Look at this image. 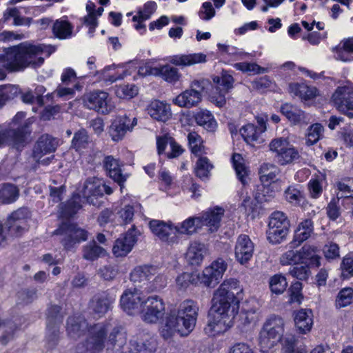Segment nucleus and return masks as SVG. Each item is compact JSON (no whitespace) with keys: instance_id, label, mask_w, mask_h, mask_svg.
<instances>
[{"instance_id":"obj_27","label":"nucleus","mask_w":353,"mask_h":353,"mask_svg":"<svg viewBox=\"0 0 353 353\" xmlns=\"http://www.w3.org/2000/svg\"><path fill=\"white\" fill-rule=\"evenodd\" d=\"M208 254L207 246L199 241L191 242L185 253L187 262L192 265H200Z\"/></svg>"},{"instance_id":"obj_6","label":"nucleus","mask_w":353,"mask_h":353,"mask_svg":"<svg viewBox=\"0 0 353 353\" xmlns=\"http://www.w3.org/2000/svg\"><path fill=\"white\" fill-rule=\"evenodd\" d=\"M211 82L207 79H195L185 90L173 99L174 104L181 108H191L197 106L202 101V94L208 92Z\"/></svg>"},{"instance_id":"obj_36","label":"nucleus","mask_w":353,"mask_h":353,"mask_svg":"<svg viewBox=\"0 0 353 353\" xmlns=\"http://www.w3.org/2000/svg\"><path fill=\"white\" fill-rule=\"evenodd\" d=\"M103 166L110 178L121 184L126 179L121 173V165L117 159L112 156H107L103 160Z\"/></svg>"},{"instance_id":"obj_14","label":"nucleus","mask_w":353,"mask_h":353,"mask_svg":"<svg viewBox=\"0 0 353 353\" xmlns=\"http://www.w3.org/2000/svg\"><path fill=\"white\" fill-rule=\"evenodd\" d=\"M335 108L349 118H353V89L349 86L338 87L332 96Z\"/></svg>"},{"instance_id":"obj_32","label":"nucleus","mask_w":353,"mask_h":353,"mask_svg":"<svg viewBox=\"0 0 353 353\" xmlns=\"http://www.w3.org/2000/svg\"><path fill=\"white\" fill-rule=\"evenodd\" d=\"M88 323L82 316H70L67 320L66 330L68 336L74 339L82 336L88 329Z\"/></svg>"},{"instance_id":"obj_24","label":"nucleus","mask_w":353,"mask_h":353,"mask_svg":"<svg viewBox=\"0 0 353 353\" xmlns=\"http://www.w3.org/2000/svg\"><path fill=\"white\" fill-rule=\"evenodd\" d=\"M139 233L135 231L134 227L127 234L117 239L112 248L113 254L117 257L124 256L128 254L137 241Z\"/></svg>"},{"instance_id":"obj_26","label":"nucleus","mask_w":353,"mask_h":353,"mask_svg":"<svg viewBox=\"0 0 353 353\" xmlns=\"http://www.w3.org/2000/svg\"><path fill=\"white\" fill-rule=\"evenodd\" d=\"M281 112L293 125H307L310 117L297 106L285 103L281 106Z\"/></svg>"},{"instance_id":"obj_28","label":"nucleus","mask_w":353,"mask_h":353,"mask_svg":"<svg viewBox=\"0 0 353 353\" xmlns=\"http://www.w3.org/2000/svg\"><path fill=\"white\" fill-rule=\"evenodd\" d=\"M157 273V269L152 265H140L131 272L130 281L141 286L148 285L149 281Z\"/></svg>"},{"instance_id":"obj_8","label":"nucleus","mask_w":353,"mask_h":353,"mask_svg":"<svg viewBox=\"0 0 353 353\" xmlns=\"http://www.w3.org/2000/svg\"><path fill=\"white\" fill-rule=\"evenodd\" d=\"M54 234L61 236V243L67 250L75 248L76 244L88 239V232L78 227L76 224L70 223H62L54 232Z\"/></svg>"},{"instance_id":"obj_53","label":"nucleus","mask_w":353,"mask_h":353,"mask_svg":"<svg viewBox=\"0 0 353 353\" xmlns=\"http://www.w3.org/2000/svg\"><path fill=\"white\" fill-rule=\"evenodd\" d=\"M287 286L286 279L281 274H275L270 279V288L273 293L281 294L285 290Z\"/></svg>"},{"instance_id":"obj_52","label":"nucleus","mask_w":353,"mask_h":353,"mask_svg":"<svg viewBox=\"0 0 353 353\" xmlns=\"http://www.w3.org/2000/svg\"><path fill=\"white\" fill-rule=\"evenodd\" d=\"M353 301V289L351 288H345L340 290L336 299V307L341 308L351 304Z\"/></svg>"},{"instance_id":"obj_7","label":"nucleus","mask_w":353,"mask_h":353,"mask_svg":"<svg viewBox=\"0 0 353 353\" xmlns=\"http://www.w3.org/2000/svg\"><path fill=\"white\" fill-rule=\"evenodd\" d=\"M214 87H210L208 92L209 101L218 108L225 105L227 98L225 95L233 88L234 79L232 75L223 72L221 77H214Z\"/></svg>"},{"instance_id":"obj_21","label":"nucleus","mask_w":353,"mask_h":353,"mask_svg":"<svg viewBox=\"0 0 353 353\" xmlns=\"http://www.w3.org/2000/svg\"><path fill=\"white\" fill-rule=\"evenodd\" d=\"M254 250V243L248 235L241 234L238 236L234 248V256L240 264L247 263L252 259Z\"/></svg>"},{"instance_id":"obj_43","label":"nucleus","mask_w":353,"mask_h":353,"mask_svg":"<svg viewBox=\"0 0 353 353\" xmlns=\"http://www.w3.org/2000/svg\"><path fill=\"white\" fill-rule=\"evenodd\" d=\"M296 342V339L293 336L285 337L281 342V353H303L301 350H295ZM310 353H325V351L323 346L319 345Z\"/></svg>"},{"instance_id":"obj_60","label":"nucleus","mask_w":353,"mask_h":353,"mask_svg":"<svg viewBox=\"0 0 353 353\" xmlns=\"http://www.w3.org/2000/svg\"><path fill=\"white\" fill-rule=\"evenodd\" d=\"M119 273V267L116 264H109L100 268L98 270L99 276L105 280L111 281L116 278Z\"/></svg>"},{"instance_id":"obj_25","label":"nucleus","mask_w":353,"mask_h":353,"mask_svg":"<svg viewBox=\"0 0 353 353\" xmlns=\"http://www.w3.org/2000/svg\"><path fill=\"white\" fill-rule=\"evenodd\" d=\"M114 300L106 293L102 292L94 295L90 302V309L95 318L103 316L112 309Z\"/></svg>"},{"instance_id":"obj_23","label":"nucleus","mask_w":353,"mask_h":353,"mask_svg":"<svg viewBox=\"0 0 353 353\" xmlns=\"http://www.w3.org/2000/svg\"><path fill=\"white\" fill-rule=\"evenodd\" d=\"M224 214V209L219 207L210 208L203 212L201 216H197L198 223L201 227H207L209 232H214L218 230L221 225V221Z\"/></svg>"},{"instance_id":"obj_47","label":"nucleus","mask_w":353,"mask_h":353,"mask_svg":"<svg viewBox=\"0 0 353 353\" xmlns=\"http://www.w3.org/2000/svg\"><path fill=\"white\" fill-rule=\"evenodd\" d=\"M10 18H13V24L14 26H29L32 21L31 18L21 17L19 11L16 8H8L4 12V21H8Z\"/></svg>"},{"instance_id":"obj_30","label":"nucleus","mask_w":353,"mask_h":353,"mask_svg":"<svg viewBox=\"0 0 353 353\" xmlns=\"http://www.w3.org/2000/svg\"><path fill=\"white\" fill-rule=\"evenodd\" d=\"M147 110L152 118L159 121L165 122L172 116L170 105L159 100L152 101Z\"/></svg>"},{"instance_id":"obj_3","label":"nucleus","mask_w":353,"mask_h":353,"mask_svg":"<svg viewBox=\"0 0 353 353\" xmlns=\"http://www.w3.org/2000/svg\"><path fill=\"white\" fill-rule=\"evenodd\" d=\"M89 336L85 349L80 353H99L106 347L107 350L121 353L126 343V334L121 327L116 326L110 332L107 339L108 326L103 323L94 324L88 329Z\"/></svg>"},{"instance_id":"obj_31","label":"nucleus","mask_w":353,"mask_h":353,"mask_svg":"<svg viewBox=\"0 0 353 353\" xmlns=\"http://www.w3.org/2000/svg\"><path fill=\"white\" fill-rule=\"evenodd\" d=\"M157 349L156 341L149 336L132 339L130 342L131 353H153Z\"/></svg>"},{"instance_id":"obj_59","label":"nucleus","mask_w":353,"mask_h":353,"mask_svg":"<svg viewBox=\"0 0 353 353\" xmlns=\"http://www.w3.org/2000/svg\"><path fill=\"white\" fill-rule=\"evenodd\" d=\"M336 186L341 194V197H345L347 199H353V178L339 181Z\"/></svg>"},{"instance_id":"obj_55","label":"nucleus","mask_w":353,"mask_h":353,"mask_svg":"<svg viewBox=\"0 0 353 353\" xmlns=\"http://www.w3.org/2000/svg\"><path fill=\"white\" fill-rule=\"evenodd\" d=\"M323 130L324 128L320 123L312 125L308 129L306 144L312 145L316 143L323 136Z\"/></svg>"},{"instance_id":"obj_5","label":"nucleus","mask_w":353,"mask_h":353,"mask_svg":"<svg viewBox=\"0 0 353 353\" xmlns=\"http://www.w3.org/2000/svg\"><path fill=\"white\" fill-rule=\"evenodd\" d=\"M284 321L279 316H272L266 320L259 336V343L263 352H267L280 341Z\"/></svg>"},{"instance_id":"obj_18","label":"nucleus","mask_w":353,"mask_h":353,"mask_svg":"<svg viewBox=\"0 0 353 353\" xmlns=\"http://www.w3.org/2000/svg\"><path fill=\"white\" fill-rule=\"evenodd\" d=\"M149 227L152 234L161 241L168 243H174L178 241L174 225L171 222L153 219L149 222Z\"/></svg>"},{"instance_id":"obj_44","label":"nucleus","mask_w":353,"mask_h":353,"mask_svg":"<svg viewBox=\"0 0 353 353\" xmlns=\"http://www.w3.org/2000/svg\"><path fill=\"white\" fill-rule=\"evenodd\" d=\"M52 32L56 37L65 39L71 37L72 26L68 21L57 19L53 24Z\"/></svg>"},{"instance_id":"obj_38","label":"nucleus","mask_w":353,"mask_h":353,"mask_svg":"<svg viewBox=\"0 0 353 353\" xmlns=\"http://www.w3.org/2000/svg\"><path fill=\"white\" fill-rule=\"evenodd\" d=\"M107 255L106 250L92 240L82 247V258L85 260L94 261L100 257Z\"/></svg>"},{"instance_id":"obj_33","label":"nucleus","mask_w":353,"mask_h":353,"mask_svg":"<svg viewBox=\"0 0 353 353\" xmlns=\"http://www.w3.org/2000/svg\"><path fill=\"white\" fill-rule=\"evenodd\" d=\"M296 327L301 334L309 332L313 325V314L311 310L301 309L294 314Z\"/></svg>"},{"instance_id":"obj_57","label":"nucleus","mask_w":353,"mask_h":353,"mask_svg":"<svg viewBox=\"0 0 353 353\" xmlns=\"http://www.w3.org/2000/svg\"><path fill=\"white\" fill-rule=\"evenodd\" d=\"M234 67L236 70L250 74H262L268 72L267 68L261 67L255 63H236L234 65Z\"/></svg>"},{"instance_id":"obj_19","label":"nucleus","mask_w":353,"mask_h":353,"mask_svg":"<svg viewBox=\"0 0 353 353\" xmlns=\"http://www.w3.org/2000/svg\"><path fill=\"white\" fill-rule=\"evenodd\" d=\"M228 265L222 259H218L205 268L200 277L201 283L210 287L216 285L227 269Z\"/></svg>"},{"instance_id":"obj_1","label":"nucleus","mask_w":353,"mask_h":353,"mask_svg":"<svg viewBox=\"0 0 353 353\" xmlns=\"http://www.w3.org/2000/svg\"><path fill=\"white\" fill-rule=\"evenodd\" d=\"M243 288L235 279L225 280L214 292L205 332L208 335L225 332L233 325V320L243 299Z\"/></svg>"},{"instance_id":"obj_45","label":"nucleus","mask_w":353,"mask_h":353,"mask_svg":"<svg viewBox=\"0 0 353 353\" xmlns=\"http://www.w3.org/2000/svg\"><path fill=\"white\" fill-rule=\"evenodd\" d=\"M213 165L205 157H200L196 163L194 168L195 174L202 180L208 179Z\"/></svg>"},{"instance_id":"obj_48","label":"nucleus","mask_w":353,"mask_h":353,"mask_svg":"<svg viewBox=\"0 0 353 353\" xmlns=\"http://www.w3.org/2000/svg\"><path fill=\"white\" fill-rule=\"evenodd\" d=\"M232 160L238 178L243 184H245L246 183L248 170L243 157L239 154H234Z\"/></svg>"},{"instance_id":"obj_54","label":"nucleus","mask_w":353,"mask_h":353,"mask_svg":"<svg viewBox=\"0 0 353 353\" xmlns=\"http://www.w3.org/2000/svg\"><path fill=\"white\" fill-rule=\"evenodd\" d=\"M301 261L299 250L294 249L284 252L280 257V263L282 265H294Z\"/></svg>"},{"instance_id":"obj_64","label":"nucleus","mask_w":353,"mask_h":353,"mask_svg":"<svg viewBox=\"0 0 353 353\" xmlns=\"http://www.w3.org/2000/svg\"><path fill=\"white\" fill-rule=\"evenodd\" d=\"M17 92V88L14 85L0 86V108L5 104L6 101L13 98Z\"/></svg>"},{"instance_id":"obj_9","label":"nucleus","mask_w":353,"mask_h":353,"mask_svg":"<svg viewBox=\"0 0 353 353\" xmlns=\"http://www.w3.org/2000/svg\"><path fill=\"white\" fill-rule=\"evenodd\" d=\"M270 150L275 153V159L281 165L290 164L299 158V153L288 140L283 137L276 138L271 141Z\"/></svg>"},{"instance_id":"obj_51","label":"nucleus","mask_w":353,"mask_h":353,"mask_svg":"<svg viewBox=\"0 0 353 353\" xmlns=\"http://www.w3.org/2000/svg\"><path fill=\"white\" fill-rule=\"evenodd\" d=\"M78 197L74 196L69 200L65 204H63L61 207V215L63 218L68 219L74 215L81 208L79 201H77Z\"/></svg>"},{"instance_id":"obj_42","label":"nucleus","mask_w":353,"mask_h":353,"mask_svg":"<svg viewBox=\"0 0 353 353\" xmlns=\"http://www.w3.org/2000/svg\"><path fill=\"white\" fill-rule=\"evenodd\" d=\"M19 190L13 184L5 183L0 188V202L10 204L14 202L19 197Z\"/></svg>"},{"instance_id":"obj_39","label":"nucleus","mask_w":353,"mask_h":353,"mask_svg":"<svg viewBox=\"0 0 353 353\" xmlns=\"http://www.w3.org/2000/svg\"><path fill=\"white\" fill-rule=\"evenodd\" d=\"M290 92L303 100H310L317 95L315 87L308 86L304 83H291L289 85Z\"/></svg>"},{"instance_id":"obj_11","label":"nucleus","mask_w":353,"mask_h":353,"mask_svg":"<svg viewBox=\"0 0 353 353\" xmlns=\"http://www.w3.org/2000/svg\"><path fill=\"white\" fill-rule=\"evenodd\" d=\"M289 227V221L283 212H273L268 224V239L272 244L280 243L288 235Z\"/></svg>"},{"instance_id":"obj_46","label":"nucleus","mask_w":353,"mask_h":353,"mask_svg":"<svg viewBox=\"0 0 353 353\" xmlns=\"http://www.w3.org/2000/svg\"><path fill=\"white\" fill-rule=\"evenodd\" d=\"M279 172V169L277 166L272 163H265L260 168V179L263 183H270L275 179Z\"/></svg>"},{"instance_id":"obj_17","label":"nucleus","mask_w":353,"mask_h":353,"mask_svg":"<svg viewBox=\"0 0 353 353\" xmlns=\"http://www.w3.org/2000/svg\"><path fill=\"white\" fill-rule=\"evenodd\" d=\"M30 123V121H26L16 130H8L0 127V148L9 144L18 146L23 143L26 136L30 133L28 128Z\"/></svg>"},{"instance_id":"obj_2","label":"nucleus","mask_w":353,"mask_h":353,"mask_svg":"<svg viewBox=\"0 0 353 353\" xmlns=\"http://www.w3.org/2000/svg\"><path fill=\"white\" fill-rule=\"evenodd\" d=\"M44 51L42 45L23 42L7 48L2 57V66L9 72H19L29 66L41 65L44 59L41 57ZM1 57H0V59Z\"/></svg>"},{"instance_id":"obj_50","label":"nucleus","mask_w":353,"mask_h":353,"mask_svg":"<svg viewBox=\"0 0 353 353\" xmlns=\"http://www.w3.org/2000/svg\"><path fill=\"white\" fill-rule=\"evenodd\" d=\"M141 206L139 203H134L132 205H125L119 212L118 214L121 219V224H128L130 223L133 219L134 214L137 212L138 210H141Z\"/></svg>"},{"instance_id":"obj_41","label":"nucleus","mask_w":353,"mask_h":353,"mask_svg":"<svg viewBox=\"0 0 353 353\" xmlns=\"http://www.w3.org/2000/svg\"><path fill=\"white\" fill-rule=\"evenodd\" d=\"M196 123L203 127L208 131L213 132L217 126L214 116L208 110H203L198 112L194 116Z\"/></svg>"},{"instance_id":"obj_4","label":"nucleus","mask_w":353,"mask_h":353,"mask_svg":"<svg viewBox=\"0 0 353 353\" xmlns=\"http://www.w3.org/2000/svg\"><path fill=\"white\" fill-rule=\"evenodd\" d=\"M199 307L192 300L183 301L179 306L177 313L171 312L166 318L161 334L164 339H169L175 332L181 335L187 334L195 326Z\"/></svg>"},{"instance_id":"obj_12","label":"nucleus","mask_w":353,"mask_h":353,"mask_svg":"<svg viewBox=\"0 0 353 353\" xmlns=\"http://www.w3.org/2000/svg\"><path fill=\"white\" fill-rule=\"evenodd\" d=\"M84 105L102 114H108L114 109L108 92L96 90L84 94L83 97Z\"/></svg>"},{"instance_id":"obj_49","label":"nucleus","mask_w":353,"mask_h":353,"mask_svg":"<svg viewBox=\"0 0 353 353\" xmlns=\"http://www.w3.org/2000/svg\"><path fill=\"white\" fill-rule=\"evenodd\" d=\"M199 280H200V277L198 274L183 272L176 277V283L179 289L185 290L190 285L196 284Z\"/></svg>"},{"instance_id":"obj_16","label":"nucleus","mask_w":353,"mask_h":353,"mask_svg":"<svg viewBox=\"0 0 353 353\" xmlns=\"http://www.w3.org/2000/svg\"><path fill=\"white\" fill-rule=\"evenodd\" d=\"M145 301L142 292L137 288L125 290L120 299L121 307L129 314L140 312Z\"/></svg>"},{"instance_id":"obj_61","label":"nucleus","mask_w":353,"mask_h":353,"mask_svg":"<svg viewBox=\"0 0 353 353\" xmlns=\"http://www.w3.org/2000/svg\"><path fill=\"white\" fill-rule=\"evenodd\" d=\"M257 308L254 306L250 305L249 303H246L242 308V320L245 323L250 324L257 321Z\"/></svg>"},{"instance_id":"obj_62","label":"nucleus","mask_w":353,"mask_h":353,"mask_svg":"<svg viewBox=\"0 0 353 353\" xmlns=\"http://www.w3.org/2000/svg\"><path fill=\"white\" fill-rule=\"evenodd\" d=\"M323 252L325 258L330 261L340 257V248L338 244L329 242L323 248Z\"/></svg>"},{"instance_id":"obj_13","label":"nucleus","mask_w":353,"mask_h":353,"mask_svg":"<svg viewBox=\"0 0 353 353\" xmlns=\"http://www.w3.org/2000/svg\"><path fill=\"white\" fill-rule=\"evenodd\" d=\"M141 312L143 313V321L148 323H157L165 314V305L158 296H149L145 299Z\"/></svg>"},{"instance_id":"obj_22","label":"nucleus","mask_w":353,"mask_h":353,"mask_svg":"<svg viewBox=\"0 0 353 353\" xmlns=\"http://www.w3.org/2000/svg\"><path fill=\"white\" fill-rule=\"evenodd\" d=\"M139 73L144 75L160 76L165 81L171 83L179 81L181 76L177 68L169 65H164L161 67L140 68Z\"/></svg>"},{"instance_id":"obj_63","label":"nucleus","mask_w":353,"mask_h":353,"mask_svg":"<svg viewBox=\"0 0 353 353\" xmlns=\"http://www.w3.org/2000/svg\"><path fill=\"white\" fill-rule=\"evenodd\" d=\"M289 274L299 280H306L310 274V270L307 265H295L289 270Z\"/></svg>"},{"instance_id":"obj_29","label":"nucleus","mask_w":353,"mask_h":353,"mask_svg":"<svg viewBox=\"0 0 353 353\" xmlns=\"http://www.w3.org/2000/svg\"><path fill=\"white\" fill-rule=\"evenodd\" d=\"M58 141L48 134L42 135L37 141L33 150V157L38 161L48 153L55 151Z\"/></svg>"},{"instance_id":"obj_40","label":"nucleus","mask_w":353,"mask_h":353,"mask_svg":"<svg viewBox=\"0 0 353 353\" xmlns=\"http://www.w3.org/2000/svg\"><path fill=\"white\" fill-rule=\"evenodd\" d=\"M200 228L201 227L200 223H198L197 216L189 217L177 225H174L176 236L177 234L192 235Z\"/></svg>"},{"instance_id":"obj_20","label":"nucleus","mask_w":353,"mask_h":353,"mask_svg":"<svg viewBox=\"0 0 353 353\" xmlns=\"http://www.w3.org/2000/svg\"><path fill=\"white\" fill-rule=\"evenodd\" d=\"M137 124L136 117L131 119L126 115L118 117L112 121L108 132L114 141H119L123 139L128 132H131Z\"/></svg>"},{"instance_id":"obj_58","label":"nucleus","mask_w":353,"mask_h":353,"mask_svg":"<svg viewBox=\"0 0 353 353\" xmlns=\"http://www.w3.org/2000/svg\"><path fill=\"white\" fill-rule=\"evenodd\" d=\"M72 143L77 150L86 148L89 143V137L87 132L85 130H80L77 132L74 135Z\"/></svg>"},{"instance_id":"obj_10","label":"nucleus","mask_w":353,"mask_h":353,"mask_svg":"<svg viewBox=\"0 0 353 353\" xmlns=\"http://www.w3.org/2000/svg\"><path fill=\"white\" fill-rule=\"evenodd\" d=\"M79 192L88 203L99 205L98 199L102 197L104 192L111 194L112 189L103 183L101 180L96 177H90L84 181Z\"/></svg>"},{"instance_id":"obj_56","label":"nucleus","mask_w":353,"mask_h":353,"mask_svg":"<svg viewBox=\"0 0 353 353\" xmlns=\"http://www.w3.org/2000/svg\"><path fill=\"white\" fill-rule=\"evenodd\" d=\"M188 139L192 152L197 156L201 154L203 148L201 137L196 132H191L188 135Z\"/></svg>"},{"instance_id":"obj_34","label":"nucleus","mask_w":353,"mask_h":353,"mask_svg":"<svg viewBox=\"0 0 353 353\" xmlns=\"http://www.w3.org/2000/svg\"><path fill=\"white\" fill-rule=\"evenodd\" d=\"M313 232L314 225L311 219H307L301 221L295 230L294 239L290 243L291 247L294 248L301 245L303 241L310 238Z\"/></svg>"},{"instance_id":"obj_15","label":"nucleus","mask_w":353,"mask_h":353,"mask_svg":"<svg viewBox=\"0 0 353 353\" xmlns=\"http://www.w3.org/2000/svg\"><path fill=\"white\" fill-rule=\"evenodd\" d=\"M63 314L61 307L57 305H50L47 310V340L50 347L56 345L59 335V325L62 323Z\"/></svg>"},{"instance_id":"obj_35","label":"nucleus","mask_w":353,"mask_h":353,"mask_svg":"<svg viewBox=\"0 0 353 353\" xmlns=\"http://www.w3.org/2000/svg\"><path fill=\"white\" fill-rule=\"evenodd\" d=\"M206 61V55L203 53L179 54L170 57V62L177 66L187 67Z\"/></svg>"},{"instance_id":"obj_37","label":"nucleus","mask_w":353,"mask_h":353,"mask_svg":"<svg viewBox=\"0 0 353 353\" xmlns=\"http://www.w3.org/2000/svg\"><path fill=\"white\" fill-rule=\"evenodd\" d=\"M258 123L259 126L249 123L240 129L241 135L247 143L257 141L261 134L266 130L265 123L263 120H259Z\"/></svg>"}]
</instances>
